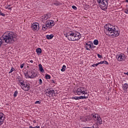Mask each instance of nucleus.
I'll return each mask as SVG.
<instances>
[{
  "instance_id": "31",
  "label": "nucleus",
  "mask_w": 128,
  "mask_h": 128,
  "mask_svg": "<svg viewBox=\"0 0 128 128\" xmlns=\"http://www.w3.org/2000/svg\"><path fill=\"white\" fill-rule=\"evenodd\" d=\"M61 72H64V65H63L62 68L61 69Z\"/></svg>"
},
{
  "instance_id": "46",
  "label": "nucleus",
  "mask_w": 128,
  "mask_h": 128,
  "mask_svg": "<svg viewBox=\"0 0 128 128\" xmlns=\"http://www.w3.org/2000/svg\"><path fill=\"white\" fill-rule=\"evenodd\" d=\"M29 128H34V127H32V126H30Z\"/></svg>"
},
{
  "instance_id": "4",
  "label": "nucleus",
  "mask_w": 128,
  "mask_h": 128,
  "mask_svg": "<svg viewBox=\"0 0 128 128\" xmlns=\"http://www.w3.org/2000/svg\"><path fill=\"white\" fill-rule=\"evenodd\" d=\"M19 86H20L21 88L24 92H28V90L30 88V86L29 83H28L24 80L20 78L18 82Z\"/></svg>"
},
{
  "instance_id": "18",
  "label": "nucleus",
  "mask_w": 128,
  "mask_h": 128,
  "mask_svg": "<svg viewBox=\"0 0 128 128\" xmlns=\"http://www.w3.org/2000/svg\"><path fill=\"white\" fill-rule=\"evenodd\" d=\"M53 38H54V34H52L46 36V38H47V40H52Z\"/></svg>"
},
{
  "instance_id": "24",
  "label": "nucleus",
  "mask_w": 128,
  "mask_h": 128,
  "mask_svg": "<svg viewBox=\"0 0 128 128\" xmlns=\"http://www.w3.org/2000/svg\"><path fill=\"white\" fill-rule=\"evenodd\" d=\"M108 64V62H107L106 60L101 61V64Z\"/></svg>"
},
{
  "instance_id": "2",
  "label": "nucleus",
  "mask_w": 128,
  "mask_h": 128,
  "mask_svg": "<svg viewBox=\"0 0 128 128\" xmlns=\"http://www.w3.org/2000/svg\"><path fill=\"white\" fill-rule=\"evenodd\" d=\"M106 30L108 32L110 36H120V30L116 26H112L110 24H108L105 26Z\"/></svg>"
},
{
  "instance_id": "10",
  "label": "nucleus",
  "mask_w": 128,
  "mask_h": 128,
  "mask_svg": "<svg viewBox=\"0 0 128 128\" xmlns=\"http://www.w3.org/2000/svg\"><path fill=\"white\" fill-rule=\"evenodd\" d=\"M116 58L118 62H122L126 60V55L122 53L118 54L116 56Z\"/></svg>"
},
{
  "instance_id": "17",
  "label": "nucleus",
  "mask_w": 128,
  "mask_h": 128,
  "mask_svg": "<svg viewBox=\"0 0 128 128\" xmlns=\"http://www.w3.org/2000/svg\"><path fill=\"white\" fill-rule=\"evenodd\" d=\"M50 28L46 24H44L42 26V30H48Z\"/></svg>"
},
{
  "instance_id": "40",
  "label": "nucleus",
  "mask_w": 128,
  "mask_h": 128,
  "mask_svg": "<svg viewBox=\"0 0 128 128\" xmlns=\"http://www.w3.org/2000/svg\"><path fill=\"white\" fill-rule=\"evenodd\" d=\"M124 12H126V14H128V8H127L125 10Z\"/></svg>"
},
{
  "instance_id": "3",
  "label": "nucleus",
  "mask_w": 128,
  "mask_h": 128,
  "mask_svg": "<svg viewBox=\"0 0 128 128\" xmlns=\"http://www.w3.org/2000/svg\"><path fill=\"white\" fill-rule=\"evenodd\" d=\"M65 36L68 38V40L74 42L76 40H80L82 35L80 32H69L65 34Z\"/></svg>"
},
{
  "instance_id": "43",
  "label": "nucleus",
  "mask_w": 128,
  "mask_h": 128,
  "mask_svg": "<svg viewBox=\"0 0 128 128\" xmlns=\"http://www.w3.org/2000/svg\"><path fill=\"white\" fill-rule=\"evenodd\" d=\"M34 128H40V126H36L34 127Z\"/></svg>"
},
{
  "instance_id": "48",
  "label": "nucleus",
  "mask_w": 128,
  "mask_h": 128,
  "mask_svg": "<svg viewBox=\"0 0 128 128\" xmlns=\"http://www.w3.org/2000/svg\"><path fill=\"white\" fill-rule=\"evenodd\" d=\"M66 68V66H64V68Z\"/></svg>"
},
{
  "instance_id": "27",
  "label": "nucleus",
  "mask_w": 128,
  "mask_h": 128,
  "mask_svg": "<svg viewBox=\"0 0 128 128\" xmlns=\"http://www.w3.org/2000/svg\"><path fill=\"white\" fill-rule=\"evenodd\" d=\"M40 100H37V101H36L35 102H34V104H40Z\"/></svg>"
},
{
  "instance_id": "29",
  "label": "nucleus",
  "mask_w": 128,
  "mask_h": 128,
  "mask_svg": "<svg viewBox=\"0 0 128 128\" xmlns=\"http://www.w3.org/2000/svg\"><path fill=\"white\" fill-rule=\"evenodd\" d=\"M39 84L42 85V79H39Z\"/></svg>"
},
{
  "instance_id": "12",
  "label": "nucleus",
  "mask_w": 128,
  "mask_h": 128,
  "mask_svg": "<svg viewBox=\"0 0 128 128\" xmlns=\"http://www.w3.org/2000/svg\"><path fill=\"white\" fill-rule=\"evenodd\" d=\"M46 24H47V26L49 28H52L54 26V22L49 20L46 22Z\"/></svg>"
},
{
  "instance_id": "25",
  "label": "nucleus",
  "mask_w": 128,
  "mask_h": 128,
  "mask_svg": "<svg viewBox=\"0 0 128 128\" xmlns=\"http://www.w3.org/2000/svg\"><path fill=\"white\" fill-rule=\"evenodd\" d=\"M18 96V91H15L14 94V96L16 98Z\"/></svg>"
},
{
  "instance_id": "42",
  "label": "nucleus",
  "mask_w": 128,
  "mask_h": 128,
  "mask_svg": "<svg viewBox=\"0 0 128 128\" xmlns=\"http://www.w3.org/2000/svg\"><path fill=\"white\" fill-rule=\"evenodd\" d=\"M97 64H98H98H102L101 62H100L97 63Z\"/></svg>"
},
{
  "instance_id": "8",
  "label": "nucleus",
  "mask_w": 128,
  "mask_h": 128,
  "mask_svg": "<svg viewBox=\"0 0 128 128\" xmlns=\"http://www.w3.org/2000/svg\"><path fill=\"white\" fill-rule=\"evenodd\" d=\"M45 94L48 96H52L56 94L54 90L52 88H48L46 91Z\"/></svg>"
},
{
  "instance_id": "16",
  "label": "nucleus",
  "mask_w": 128,
  "mask_h": 128,
  "mask_svg": "<svg viewBox=\"0 0 128 128\" xmlns=\"http://www.w3.org/2000/svg\"><path fill=\"white\" fill-rule=\"evenodd\" d=\"M36 52L38 56H40L42 54V48H38L36 49Z\"/></svg>"
},
{
  "instance_id": "45",
  "label": "nucleus",
  "mask_w": 128,
  "mask_h": 128,
  "mask_svg": "<svg viewBox=\"0 0 128 128\" xmlns=\"http://www.w3.org/2000/svg\"><path fill=\"white\" fill-rule=\"evenodd\" d=\"M33 122H34V124H36V121L34 120V121H33Z\"/></svg>"
},
{
  "instance_id": "11",
  "label": "nucleus",
  "mask_w": 128,
  "mask_h": 128,
  "mask_svg": "<svg viewBox=\"0 0 128 128\" xmlns=\"http://www.w3.org/2000/svg\"><path fill=\"white\" fill-rule=\"evenodd\" d=\"M88 96H74L72 97V100H84L86 98H88Z\"/></svg>"
},
{
  "instance_id": "15",
  "label": "nucleus",
  "mask_w": 128,
  "mask_h": 128,
  "mask_svg": "<svg viewBox=\"0 0 128 128\" xmlns=\"http://www.w3.org/2000/svg\"><path fill=\"white\" fill-rule=\"evenodd\" d=\"M39 70L40 72H44V68H42V64H39L38 66Z\"/></svg>"
},
{
  "instance_id": "36",
  "label": "nucleus",
  "mask_w": 128,
  "mask_h": 128,
  "mask_svg": "<svg viewBox=\"0 0 128 128\" xmlns=\"http://www.w3.org/2000/svg\"><path fill=\"white\" fill-rule=\"evenodd\" d=\"M10 6H11V5H8V6L7 7V8H8V10H12V8L10 7Z\"/></svg>"
},
{
  "instance_id": "35",
  "label": "nucleus",
  "mask_w": 128,
  "mask_h": 128,
  "mask_svg": "<svg viewBox=\"0 0 128 128\" xmlns=\"http://www.w3.org/2000/svg\"><path fill=\"white\" fill-rule=\"evenodd\" d=\"M84 8L85 10H88V5H85L84 6Z\"/></svg>"
},
{
  "instance_id": "13",
  "label": "nucleus",
  "mask_w": 128,
  "mask_h": 128,
  "mask_svg": "<svg viewBox=\"0 0 128 128\" xmlns=\"http://www.w3.org/2000/svg\"><path fill=\"white\" fill-rule=\"evenodd\" d=\"M39 26L40 24H38V23H33L32 26V30H34V32H36V30H38Z\"/></svg>"
},
{
  "instance_id": "34",
  "label": "nucleus",
  "mask_w": 128,
  "mask_h": 128,
  "mask_svg": "<svg viewBox=\"0 0 128 128\" xmlns=\"http://www.w3.org/2000/svg\"><path fill=\"white\" fill-rule=\"evenodd\" d=\"M98 64H93L92 65V66L93 68H96V66H98Z\"/></svg>"
},
{
  "instance_id": "41",
  "label": "nucleus",
  "mask_w": 128,
  "mask_h": 128,
  "mask_svg": "<svg viewBox=\"0 0 128 128\" xmlns=\"http://www.w3.org/2000/svg\"><path fill=\"white\" fill-rule=\"evenodd\" d=\"M31 62V64H32L34 62V60H30V61H28V62Z\"/></svg>"
},
{
  "instance_id": "7",
  "label": "nucleus",
  "mask_w": 128,
  "mask_h": 128,
  "mask_svg": "<svg viewBox=\"0 0 128 128\" xmlns=\"http://www.w3.org/2000/svg\"><path fill=\"white\" fill-rule=\"evenodd\" d=\"M36 76V73L32 70L29 71L25 74V76L26 78H34Z\"/></svg>"
},
{
  "instance_id": "32",
  "label": "nucleus",
  "mask_w": 128,
  "mask_h": 128,
  "mask_svg": "<svg viewBox=\"0 0 128 128\" xmlns=\"http://www.w3.org/2000/svg\"><path fill=\"white\" fill-rule=\"evenodd\" d=\"M72 8H73V10H77L76 6H72Z\"/></svg>"
},
{
  "instance_id": "44",
  "label": "nucleus",
  "mask_w": 128,
  "mask_h": 128,
  "mask_svg": "<svg viewBox=\"0 0 128 128\" xmlns=\"http://www.w3.org/2000/svg\"><path fill=\"white\" fill-rule=\"evenodd\" d=\"M124 74H126V76H128V72H124Z\"/></svg>"
},
{
  "instance_id": "47",
  "label": "nucleus",
  "mask_w": 128,
  "mask_h": 128,
  "mask_svg": "<svg viewBox=\"0 0 128 128\" xmlns=\"http://www.w3.org/2000/svg\"><path fill=\"white\" fill-rule=\"evenodd\" d=\"M126 2H128V0H126Z\"/></svg>"
},
{
  "instance_id": "20",
  "label": "nucleus",
  "mask_w": 128,
  "mask_h": 128,
  "mask_svg": "<svg viewBox=\"0 0 128 128\" xmlns=\"http://www.w3.org/2000/svg\"><path fill=\"white\" fill-rule=\"evenodd\" d=\"M100 118V116H98V114H95L94 116H93V118L94 120H97Z\"/></svg>"
},
{
  "instance_id": "28",
  "label": "nucleus",
  "mask_w": 128,
  "mask_h": 128,
  "mask_svg": "<svg viewBox=\"0 0 128 128\" xmlns=\"http://www.w3.org/2000/svg\"><path fill=\"white\" fill-rule=\"evenodd\" d=\"M14 68H12L10 72H9V74H12L14 71Z\"/></svg>"
},
{
  "instance_id": "19",
  "label": "nucleus",
  "mask_w": 128,
  "mask_h": 128,
  "mask_svg": "<svg viewBox=\"0 0 128 128\" xmlns=\"http://www.w3.org/2000/svg\"><path fill=\"white\" fill-rule=\"evenodd\" d=\"M80 120H81L82 122H88V117H86V116L82 117L80 118Z\"/></svg>"
},
{
  "instance_id": "37",
  "label": "nucleus",
  "mask_w": 128,
  "mask_h": 128,
  "mask_svg": "<svg viewBox=\"0 0 128 128\" xmlns=\"http://www.w3.org/2000/svg\"><path fill=\"white\" fill-rule=\"evenodd\" d=\"M24 64H22L20 66V68H24Z\"/></svg>"
},
{
  "instance_id": "21",
  "label": "nucleus",
  "mask_w": 128,
  "mask_h": 128,
  "mask_svg": "<svg viewBox=\"0 0 128 128\" xmlns=\"http://www.w3.org/2000/svg\"><path fill=\"white\" fill-rule=\"evenodd\" d=\"M98 124H102V118L99 117L97 120Z\"/></svg>"
},
{
  "instance_id": "9",
  "label": "nucleus",
  "mask_w": 128,
  "mask_h": 128,
  "mask_svg": "<svg viewBox=\"0 0 128 128\" xmlns=\"http://www.w3.org/2000/svg\"><path fill=\"white\" fill-rule=\"evenodd\" d=\"M85 48L87 50H93L94 48L96 46H94V44L92 42H88L85 44Z\"/></svg>"
},
{
  "instance_id": "33",
  "label": "nucleus",
  "mask_w": 128,
  "mask_h": 128,
  "mask_svg": "<svg viewBox=\"0 0 128 128\" xmlns=\"http://www.w3.org/2000/svg\"><path fill=\"white\" fill-rule=\"evenodd\" d=\"M97 56H98V58H102V56H101L100 54H98Z\"/></svg>"
},
{
  "instance_id": "14",
  "label": "nucleus",
  "mask_w": 128,
  "mask_h": 128,
  "mask_svg": "<svg viewBox=\"0 0 128 128\" xmlns=\"http://www.w3.org/2000/svg\"><path fill=\"white\" fill-rule=\"evenodd\" d=\"M4 122V114L0 112V126H2Z\"/></svg>"
},
{
  "instance_id": "1",
  "label": "nucleus",
  "mask_w": 128,
  "mask_h": 128,
  "mask_svg": "<svg viewBox=\"0 0 128 128\" xmlns=\"http://www.w3.org/2000/svg\"><path fill=\"white\" fill-rule=\"evenodd\" d=\"M16 40V34L10 31L6 32L4 33L2 37L0 38V46H6L8 44H12Z\"/></svg>"
},
{
  "instance_id": "6",
  "label": "nucleus",
  "mask_w": 128,
  "mask_h": 128,
  "mask_svg": "<svg viewBox=\"0 0 128 128\" xmlns=\"http://www.w3.org/2000/svg\"><path fill=\"white\" fill-rule=\"evenodd\" d=\"M87 92L88 90L84 87H80L77 88L75 92V94L77 96H82V94L86 96V94H88Z\"/></svg>"
},
{
  "instance_id": "26",
  "label": "nucleus",
  "mask_w": 128,
  "mask_h": 128,
  "mask_svg": "<svg viewBox=\"0 0 128 128\" xmlns=\"http://www.w3.org/2000/svg\"><path fill=\"white\" fill-rule=\"evenodd\" d=\"M0 16H6V14L2 13V11L0 10Z\"/></svg>"
},
{
  "instance_id": "23",
  "label": "nucleus",
  "mask_w": 128,
  "mask_h": 128,
  "mask_svg": "<svg viewBox=\"0 0 128 128\" xmlns=\"http://www.w3.org/2000/svg\"><path fill=\"white\" fill-rule=\"evenodd\" d=\"M45 78L46 80H50V75L48 74H46Z\"/></svg>"
},
{
  "instance_id": "30",
  "label": "nucleus",
  "mask_w": 128,
  "mask_h": 128,
  "mask_svg": "<svg viewBox=\"0 0 128 128\" xmlns=\"http://www.w3.org/2000/svg\"><path fill=\"white\" fill-rule=\"evenodd\" d=\"M52 16V15L50 14V13H48V14H44V16Z\"/></svg>"
},
{
  "instance_id": "39",
  "label": "nucleus",
  "mask_w": 128,
  "mask_h": 128,
  "mask_svg": "<svg viewBox=\"0 0 128 128\" xmlns=\"http://www.w3.org/2000/svg\"><path fill=\"white\" fill-rule=\"evenodd\" d=\"M50 82L52 84H56V82H54V80H50Z\"/></svg>"
},
{
  "instance_id": "38",
  "label": "nucleus",
  "mask_w": 128,
  "mask_h": 128,
  "mask_svg": "<svg viewBox=\"0 0 128 128\" xmlns=\"http://www.w3.org/2000/svg\"><path fill=\"white\" fill-rule=\"evenodd\" d=\"M54 4H55V6H58V4H60V2H56L54 3Z\"/></svg>"
},
{
  "instance_id": "5",
  "label": "nucleus",
  "mask_w": 128,
  "mask_h": 128,
  "mask_svg": "<svg viewBox=\"0 0 128 128\" xmlns=\"http://www.w3.org/2000/svg\"><path fill=\"white\" fill-rule=\"evenodd\" d=\"M109 0H97V2L101 10H106L108 8V4Z\"/></svg>"
},
{
  "instance_id": "22",
  "label": "nucleus",
  "mask_w": 128,
  "mask_h": 128,
  "mask_svg": "<svg viewBox=\"0 0 128 128\" xmlns=\"http://www.w3.org/2000/svg\"><path fill=\"white\" fill-rule=\"evenodd\" d=\"M94 44L95 46H98V40H94Z\"/></svg>"
}]
</instances>
